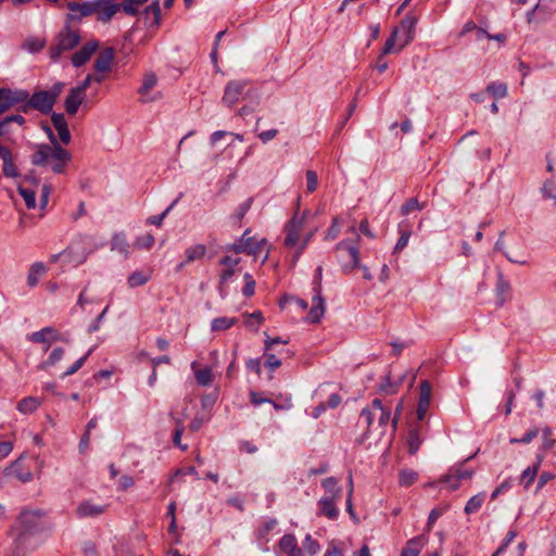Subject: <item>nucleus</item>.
Instances as JSON below:
<instances>
[{
  "instance_id": "1",
  "label": "nucleus",
  "mask_w": 556,
  "mask_h": 556,
  "mask_svg": "<svg viewBox=\"0 0 556 556\" xmlns=\"http://www.w3.org/2000/svg\"><path fill=\"white\" fill-rule=\"evenodd\" d=\"M308 211H296L293 217L285 225L286 236L283 239V245L287 249L294 250V253L291 257L292 267L298 264L300 257L302 256L304 250L311 242L316 231L315 229L308 232L303 231L308 218Z\"/></svg>"
},
{
  "instance_id": "2",
  "label": "nucleus",
  "mask_w": 556,
  "mask_h": 556,
  "mask_svg": "<svg viewBox=\"0 0 556 556\" xmlns=\"http://www.w3.org/2000/svg\"><path fill=\"white\" fill-rule=\"evenodd\" d=\"M51 144H36L31 154V163L36 166H49L53 173H63L65 166L71 161L72 155L63 149L52 132H49Z\"/></svg>"
},
{
  "instance_id": "3",
  "label": "nucleus",
  "mask_w": 556,
  "mask_h": 556,
  "mask_svg": "<svg viewBox=\"0 0 556 556\" xmlns=\"http://www.w3.org/2000/svg\"><path fill=\"white\" fill-rule=\"evenodd\" d=\"M417 18L413 15H406L401 23L393 28L390 37L382 49V55L399 53L415 37Z\"/></svg>"
},
{
  "instance_id": "4",
  "label": "nucleus",
  "mask_w": 556,
  "mask_h": 556,
  "mask_svg": "<svg viewBox=\"0 0 556 556\" xmlns=\"http://www.w3.org/2000/svg\"><path fill=\"white\" fill-rule=\"evenodd\" d=\"M390 418L391 409L384 407L381 401L376 399L369 406L363 408L359 416V424L365 425L368 432L381 437L386 432Z\"/></svg>"
},
{
  "instance_id": "5",
  "label": "nucleus",
  "mask_w": 556,
  "mask_h": 556,
  "mask_svg": "<svg viewBox=\"0 0 556 556\" xmlns=\"http://www.w3.org/2000/svg\"><path fill=\"white\" fill-rule=\"evenodd\" d=\"M249 83L247 80H231L229 81L224 91L223 103L229 108L233 106L239 102L241 98L255 100L256 102L260 100L261 93L256 88L249 87Z\"/></svg>"
},
{
  "instance_id": "6",
  "label": "nucleus",
  "mask_w": 556,
  "mask_h": 556,
  "mask_svg": "<svg viewBox=\"0 0 556 556\" xmlns=\"http://www.w3.org/2000/svg\"><path fill=\"white\" fill-rule=\"evenodd\" d=\"M92 249L90 248V242L87 237H79L72 241L66 249L65 252V264L73 265L74 267H78L83 265L92 253Z\"/></svg>"
},
{
  "instance_id": "7",
  "label": "nucleus",
  "mask_w": 556,
  "mask_h": 556,
  "mask_svg": "<svg viewBox=\"0 0 556 556\" xmlns=\"http://www.w3.org/2000/svg\"><path fill=\"white\" fill-rule=\"evenodd\" d=\"M79 40V35L76 31L65 28L59 34L55 43L50 48L51 60L56 61L63 52L74 49Z\"/></svg>"
},
{
  "instance_id": "8",
  "label": "nucleus",
  "mask_w": 556,
  "mask_h": 556,
  "mask_svg": "<svg viewBox=\"0 0 556 556\" xmlns=\"http://www.w3.org/2000/svg\"><path fill=\"white\" fill-rule=\"evenodd\" d=\"M336 251L344 271H351L359 265L358 248L350 244L346 240L340 241Z\"/></svg>"
},
{
  "instance_id": "9",
  "label": "nucleus",
  "mask_w": 556,
  "mask_h": 556,
  "mask_svg": "<svg viewBox=\"0 0 556 556\" xmlns=\"http://www.w3.org/2000/svg\"><path fill=\"white\" fill-rule=\"evenodd\" d=\"M93 14L98 15V20L109 22L121 9L115 0H90Z\"/></svg>"
},
{
  "instance_id": "10",
  "label": "nucleus",
  "mask_w": 556,
  "mask_h": 556,
  "mask_svg": "<svg viewBox=\"0 0 556 556\" xmlns=\"http://www.w3.org/2000/svg\"><path fill=\"white\" fill-rule=\"evenodd\" d=\"M156 84L157 77L153 72H148L143 75L142 85L138 90L142 102H154L161 99V92L152 93V89L156 86Z\"/></svg>"
},
{
  "instance_id": "11",
  "label": "nucleus",
  "mask_w": 556,
  "mask_h": 556,
  "mask_svg": "<svg viewBox=\"0 0 556 556\" xmlns=\"http://www.w3.org/2000/svg\"><path fill=\"white\" fill-rule=\"evenodd\" d=\"M39 546L37 539L28 532L21 533L14 542L12 556H26Z\"/></svg>"
},
{
  "instance_id": "12",
  "label": "nucleus",
  "mask_w": 556,
  "mask_h": 556,
  "mask_svg": "<svg viewBox=\"0 0 556 556\" xmlns=\"http://www.w3.org/2000/svg\"><path fill=\"white\" fill-rule=\"evenodd\" d=\"M105 510L106 505L96 503L91 500H85L77 505L75 514L79 519L97 518L104 514Z\"/></svg>"
},
{
  "instance_id": "13",
  "label": "nucleus",
  "mask_w": 556,
  "mask_h": 556,
  "mask_svg": "<svg viewBox=\"0 0 556 556\" xmlns=\"http://www.w3.org/2000/svg\"><path fill=\"white\" fill-rule=\"evenodd\" d=\"M28 92L23 90L0 89V114L12 105L26 101Z\"/></svg>"
},
{
  "instance_id": "14",
  "label": "nucleus",
  "mask_w": 556,
  "mask_h": 556,
  "mask_svg": "<svg viewBox=\"0 0 556 556\" xmlns=\"http://www.w3.org/2000/svg\"><path fill=\"white\" fill-rule=\"evenodd\" d=\"M245 253L253 256L254 260H256L263 254L262 264H264L269 256V249L267 248L266 239H258L250 235V240L247 241Z\"/></svg>"
},
{
  "instance_id": "15",
  "label": "nucleus",
  "mask_w": 556,
  "mask_h": 556,
  "mask_svg": "<svg viewBox=\"0 0 556 556\" xmlns=\"http://www.w3.org/2000/svg\"><path fill=\"white\" fill-rule=\"evenodd\" d=\"M27 340H29L31 342H35V343H45L48 346L52 342L64 341V339L60 334V332L56 329L52 328V327H46V328H42L39 331L29 333L27 336Z\"/></svg>"
},
{
  "instance_id": "16",
  "label": "nucleus",
  "mask_w": 556,
  "mask_h": 556,
  "mask_svg": "<svg viewBox=\"0 0 556 556\" xmlns=\"http://www.w3.org/2000/svg\"><path fill=\"white\" fill-rule=\"evenodd\" d=\"M432 390L428 380H422L420 383V395L417 406V417L422 420L430 407Z\"/></svg>"
},
{
  "instance_id": "17",
  "label": "nucleus",
  "mask_w": 556,
  "mask_h": 556,
  "mask_svg": "<svg viewBox=\"0 0 556 556\" xmlns=\"http://www.w3.org/2000/svg\"><path fill=\"white\" fill-rule=\"evenodd\" d=\"M54 102L53 96H50L46 90L35 92L29 100V103L34 109L45 113L52 110Z\"/></svg>"
},
{
  "instance_id": "18",
  "label": "nucleus",
  "mask_w": 556,
  "mask_h": 556,
  "mask_svg": "<svg viewBox=\"0 0 556 556\" xmlns=\"http://www.w3.org/2000/svg\"><path fill=\"white\" fill-rule=\"evenodd\" d=\"M98 48V41L92 40L87 42L79 51L75 52L72 55V64L75 67L84 65L86 62L90 60L91 55L97 51Z\"/></svg>"
},
{
  "instance_id": "19",
  "label": "nucleus",
  "mask_w": 556,
  "mask_h": 556,
  "mask_svg": "<svg viewBox=\"0 0 556 556\" xmlns=\"http://www.w3.org/2000/svg\"><path fill=\"white\" fill-rule=\"evenodd\" d=\"M86 93L76 87L72 88L65 100V110L68 114L75 115L84 102Z\"/></svg>"
},
{
  "instance_id": "20",
  "label": "nucleus",
  "mask_w": 556,
  "mask_h": 556,
  "mask_svg": "<svg viewBox=\"0 0 556 556\" xmlns=\"http://www.w3.org/2000/svg\"><path fill=\"white\" fill-rule=\"evenodd\" d=\"M48 273V267L42 262L33 263L27 271L26 282L29 288H35L40 279Z\"/></svg>"
},
{
  "instance_id": "21",
  "label": "nucleus",
  "mask_w": 556,
  "mask_h": 556,
  "mask_svg": "<svg viewBox=\"0 0 556 556\" xmlns=\"http://www.w3.org/2000/svg\"><path fill=\"white\" fill-rule=\"evenodd\" d=\"M51 122L58 132L60 141L64 144H68L71 142V134L64 115L54 113L51 117Z\"/></svg>"
},
{
  "instance_id": "22",
  "label": "nucleus",
  "mask_w": 556,
  "mask_h": 556,
  "mask_svg": "<svg viewBox=\"0 0 556 556\" xmlns=\"http://www.w3.org/2000/svg\"><path fill=\"white\" fill-rule=\"evenodd\" d=\"M339 501L340 498L321 496L318 501L320 515L327 517L328 519L336 520L339 516V509L337 508V503Z\"/></svg>"
},
{
  "instance_id": "23",
  "label": "nucleus",
  "mask_w": 556,
  "mask_h": 556,
  "mask_svg": "<svg viewBox=\"0 0 556 556\" xmlns=\"http://www.w3.org/2000/svg\"><path fill=\"white\" fill-rule=\"evenodd\" d=\"M279 549L287 556H302V549L292 534H286L280 539Z\"/></svg>"
},
{
  "instance_id": "24",
  "label": "nucleus",
  "mask_w": 556,
  "mask_h": 556,
  "mask_svg": "<svg viewBox=\"0 0 556 556\" xmlns=\"http://www.w3.org/2000/svg\"><path fill=\"white\" fill-rule=\"evenodd\" d=\"M67 9L71 11L70 17L72 20H80L93 14V9L90 1H85L83 3L68 2Z\"/></svg>"
},
{
  "instance_id": "25",
  "label": "nucleus",
  "mask_w": 556,
  "mask_h": 556,
  "mask_svg": "<svg viewBox=\"0 0 556 556\" xmlns=\"http://www.w3.org/2000/svg\"><path fill=\"white\" fill-rule=\"evenodd\" d=\"M426 543L427 538L425 535H418L408 540L405 547L401 552V556H419Z\"/></svg>"
},
{
  "instance_id": "26",
  "label": "nucleus",
  "mask_w": 556,
  "mask_h": 556,
  "mask_svg": "<svg viewBox=\"0 0 556 556\" xmlns=\"http://www.w3.org/2000/svg\"><path fill=\"white\" fill-rule=\"evenodd\" d=\"M114 60V49H103L94 62V68L97 72L103 73L111 70L112 62Z\"/></svg>"
},
{
  "instance_id": "27",
  "label": "nucleus",
  "mask_w": 556,
  "mask_h": 556,
  "mask_svg": "<svg viewBox=\"0 0 556 556\" xmlns=\"http://www.w3.org/2000/svg\"><path fill=\"white\" fill-rule=\"evenodd\" d=\"M22 458L14 460L9 468H7L5 472L9 476H13L17 478L22 482H29L33 479V473L29 469H25L22 466Z\"/></svg>"
},
{
  "instance_id": "28",
  "label": "nucleus",
  "mask_w": 556,
  "mask_h": 556,
  "mask_svg": "<svg viewBox=\"0 0 556 556\" xmlns=\"http://www.w3.org/2000/svg\"><path fill=\"white\" fill-rule=\"evenodd\" d=\"M325 313V302L324 299L320 295V292L317 291V293L313 296L312 301V307L308 313L307 319L311 323H318Z\"/></svg>"
},
{
  "instance_id": "29",
  "label": "nucleus",
  "mask_w": 556,
  "mask_h": 556,
  "mask_svg": "<svg viewBox=\"0 0 556 556\" xmlns=\"http://www.w3.org/2000/svg\"><path fill=\"white\" fill-rule=\"evenodd\" d=\"M206 254V247L202 243L193 244L185 250V262L179 265V268L186 264L199 261Z\"/></svg>"
},
{
  "instance_id": "30",
  "label": "nucleus",
  "mask_w": 556,
  "mask_h": 556,
  "mask_svg": "<svg viewBox=\"0 0 556 556\" xmlns=\"http://www.w3.org/2000/svg\"><path fill=\"white\" fill-rule=\"evenodd\" d=\"M111 250L119 253L124 258H128L130 255V244L128 243L124 233H115L112 237Z\"/></svg>"
},
{
  "instance_id": "31",
  "label": "nucleus",
  "mask_w": 556,
  "mask_h": 556,
  "mask_svg": "<svg viewBox=\"0 0 556 556\" xmlns=\"http://www.w3.org/2000/svg\"><path fill=\"white\" fill-rule=\"evenodd\" d=\"M321 486L325 490L326 497L341 498L342 489L339 485V480L333 477H328L321 481Z\"/></svg>"
},
{
  "instance_id": "32",
  "label": "nucleus",
  "mask_w": 556,
  "mask_h": 556,
  "mask_svg": "<svg viewBox=\"0 0 556 556\" xmlns=\"http://www.w3.org/2000/svg\"><path fill=\"white\" fill-rule=\"evenodd\" d=\"M150 279V271L136 270L128 276L127 283L130 288H137L146 285Z\"/></svg>"
},
{
  "instance_id": "33",
  "label": "nucleus",
  "mask_w": 556,
  "mask_h": 556,
  "mask_svg": "<svg viewBox=\"0 0 556 556\" xmlns=\"http://www.w3.org/2000/svg\"><path fill=\"white\" fill-rule=\"evenodd\" d=\"M40 400L34 396H27L17 404V410L22 414H31L40 406Z\"/></svg>"
},
{
  "instance_id": "34",
  "label": "nucleus",
  "mask_w": 556,
  "mask_h": 556,
  "mask_svg": "<svg viewBox=\"0 0 556 556\" xmlns=\"http://www.w3.org/2000/svg\"><path fill=\"white\" fill-rule=\"evenodd\" d=\"M484 500H485V494L483 492L471 496L465 505V508H464L465 513L467 515L477 513L481 508Z\"/></svg>"
},
{
  "instance_id": "35",
  "label": "nucleus",
  "mask_w": 556,
  "mask_h": 556,
  "mask_svg": "<svg viewBox=\"0 0 556 556\" xmlns=\"http://www.w3.org/2000/svg\"><path fill=\"white\" fill-rule=\"evenodd\" d=\"M238 321L235 317H217L211 323L212 331H224L236 325Z\"/></svg>"
},
{
  "instance_id": "36",
  "label": "nucleus",
  "mask_w": 556,
  "mask_h": 556,
  "mask_svg": "<svg viewBox=\"0 0 556 556\" xmlns=\"http://www.w3.org/2000/svg\"><path fill=\"white\" fill-rule=\"evenodd\" d=\"M46 46V40L40 37H28L24 43L23 49L29 53H37L41 51Z\"/></svg>"
},
{
  "instance_id": "37",
  "label": "nucleus",
  "mask_w": 556,
  "mask_h": 556,
  "mask_svg": "<svg viewBox=\"0 0 556 556\" xmlns=\"http://www.w3.org/2000/svg\"><path fill=\"white\" fill-rule=\"evenodd\" d=\"M64 354H65V351L63 348L53 349L52 352L50 353V355L48 356V358L45 362H42L38 366V368L43 370V369H47L48 367L54 366L63 358Z\"/></svg>"
},
{
  "instance_id": "38",
  "label": "nucleus",
  "mask_w": 556,
  "mask_h": 556,
  "mask_svg": "<svg viewBox=\"0 0 556 556\" xmlns=\"http://www.w3.org/2000/svg\"><path fill=\"white\" fill-rule=\"evenodd\" d=\"M250 233H251V230L250 229H247L242 236L236 241L233 242L232 244L228 245L227 247V251L229 252H235V253H245V249H247V241L250 240Z\"/></svg>"
},
{
  "instance_id": "39",
  "label": "nucleus",
  "mask_w": 556,
  "mask_h": 556,
  "mask_svg": "<svg viewBox=\"0 0 556 556\" xmlns=\"http://www.w3.org/2000/svg\"><path fill=\"white\" fill-rule=\"evenodd\" d=\"M538 471V466H529L521 472L519 481L526 490H528L534 481Z\"/></svg>"
},
{
  "instance_id": "40",
  "label": "nucleus",
  "mask_w": 556,
  "mask_h": 556,
  "mask_svg": "<svg viewBox=\"0 0 556 556\" xmlns=\"http://www.w3.org/2000/svg\"><path fill=\"white\" fill-rule=\"evenodd\" d=\"M473 471L466 469H451L443 478L442 482H450L452 479L457 478L459 481L470 479Z\"/></svg>"
},
{
  "instance_id": "41",
  "label": "nucleus",
  "mask_w": 556,
  "mask_h": 556,
  "mask_svg": "<svg viewBox=\"0 0 556 556\" xmlns=\"http://www.w3.org/2000/svg\"><path fill=\"white\" fill-rule=\"evenodd\" d=\"M486 91L495 99H503L507 96V85L501 81H494L486 86Z\"/></svg>"
},
{
  "instance_id": "42",
  "label": "nucleus",
  "mask_w": 556,
  "mask_h": 556,
  "mask_svg": "<svg viewBox=\"0 0 556 556\" xmlns=\"http://www.w3.org/2000/svg\"><path fill=\"white\" fill-rule=\"evenodd\" d=\"M197 382L202 387L211 386L213 382V372L211 368L194 369Z\"/></svg>"
},
{
  "instance_id": "43",
  "label": "nucleus",
  "mask_w": 556,
  "mask_h": 556,
  "mask_svg": "<svg viewBox=\"0 0 556 556\" xmlns=\"http://www.w3.org/2000/svg\"><path fill=\"white\" fill-rule=\"evenodd\" d=\"M418 479V473L412 469H402L399 473V483L401 486H409Z\"/></svg>"
},
{
  "instance_id": "44",
  "label": "nucleus",
  "mask_w": 556,
  "mask_h": 556,
  "mask_svg": "<svg viewBox=\"0 0 556 556\" xmlns=\"http://www.w3.org/2000/svg\"><path fill=\"white\" fill-rule=\"evenodd\" d=\"M155 242L154 237L151 233H144L138 236L134 241V247L138 250H150Z\"/></svg>"
},
{
  "instance_id": "45",
  "label": "nucleus",
  "mask_w": 556,
  "mask_h": 556,
  "mask_svg": "<svg viewBox=\"0 0 556 556\" xmlns=\"http://www.w3.org/2000/svg\"><path fill=\"white\" fill-rule=\"evenodd\" d=\"M18 193L25 201L27 208H35L36 206V192L31 189L18 187Z\"/></svg>"
},
{
  "instance_id": "46",
  "label": "nucleus",
  "mask_w": 556,
  "mask_h": 556,
  "mask_svg": "<svg viewBox=\"0 0 556 556\" xmlns=\"http://www.w3.org/2000/svg\"><path fill=\"white\" fill-rule=\"evenodd\" d=\"M92 351L93 349H90L84 356L78 358L71 367H68V369L62 375V378L74 375L76 371H78L84 366Z\"/></svg>"
},
{
  "instance_id": "47",
  "label": "nucleus",
  "mask_w": 556,
  "mask_h": 556,
  "mask_svg": "<svg viewBox=\"0 0 556 556\" xmlns=\"http://www.w3.org/2000/svg\"><path fill=\"white\" fill-rule=\"evenodd\" d=\"M555 184L553 179H547L543 182V186L541 188L542 195L545 199L554 200L556 204V194H555Z\"/></svg>"
},
{
  "instance_id": "48",
  "label": "nucleus",
  "mask_w": 556,
  "mask_h": 556,
  "mask_svg": "<svg viewBox=\"0 0 556 556\" xmlns=\"http://www.w3.org/2000/svg\"><path fill=\"white\" fill-rule=\"evenodd\" d=\"M148 0H126L122 8L123 11L129 15H135L138 12L140 5L146 3Z\"/></svg>"
},
{
  "instance_id": "49",
  "label": "nucleus",
  "mask_w": 556,
  "mask_h": 556,
  "mask_svg": "<svg viewBox=\"0 0 556 556\" xmlns=\"http://www.w3.org/2000/svg\"><path fill=\"white\" fill-rule=\"evenodd\" d=\"M303 548L307 554L315 555L319 552L320 546L318 542L312 538L311 534H307L303 542Z\"/></svg>"
},
{
  "instance_id": "50",
  "label": "nucleus",
  "mask_w": 556,
  "mask_h": 556,
  "mask_svg": "<svg viewBox=\"0 0 556 556\" xmlns=\"http://www.w3.org/2000/svg\"><path fill=\"white\" fill-rule=\"evenodd\" d=\"M177 201H174L162 214L151 216L147 219V223L154 226H162L164 218L168 215V213L173 210Z\"/></svg>"
},
{
  "instance_id": "51",
  "label": "nucleus",
  "mask_w": 556,
  "mask_h": 556,
  "mask_svg": "<svg viewBox=\"0 0 556 556\" xmlns=\"http://www.w3.org/2000/svg\"><path fill=\"white\" fill-rule=\"evenodd\" d=\"M182 433H184L182 421L181 420H177V426H176V429L174 431L173 441H174V444L176 446H178L182 451H186L188 446L186 444L181 443Z\"/></svg>"
},
{
  "instance_id": "52",
  "label": "nucleus",
  "mask_w": 556,
  "mask_h": 556,
  "mask_svg": "<svg viewBox=\"0 0 556 556\" xmlns=\"http://www.w3.org/2000/svg\"><path fill=\"white\" fill-rule=\"evenodd\" d=\"M306 177V191L314 192L318 187V177L316 172L307 170L305 174Z\"/></svg>"
},
{
  "instance_id": "53",
  "label": "nucleus",
  "mask_w": 556,
  "mask_h": 556,
  "mask_svg": "<svg viewBox=\"0 0 556 556\" xmlns=\"http://www.w3.org/2000/svg\"><path fill=\"white\" fill-rule=\"evenodd\" d=\"M339 233H340V224H339V219L336 217V218H333L331 226L327 230V232L325 235V239L326 240H334L339 236Z\"/></svg>"
},
{
  "instance_id": "54",
  "label": "nucleus",
  "mask_w": 556,
  "mask_h": 556,
  "mask_svg": "<svg viewBox=\"0 0 556 556\" xmlns=\"http://www.w3.org/2000/svg\"><path fill=\"white\" fill-rule=\"evenodd\" d=\"M552 435V429L545 428L543 429V442H542V448L545 451H548L553 448L555 445V440L551 438Z\"/></svg>"
},
{
  "instance_id": "55",
  "label": "nucleus",
  "mask_w": 556,
  "mask_h": 556,
  "mask_svg": "<svg viewBox=\"0 0 556 556\" xmlns=\"http://www.w3.org/2000/svg\"><path fill=\"white\" fill-rule=\"evenodd\" d=\"M50 194H51V187H50V185L45 184L40 190L39 203H40L41 210L46 208V206L48 205Z\"/></svg>"
},
{
  "instance_id": "56",
  "label": "nucleus",
  "mask_w": 556,
  "mask_h": 556,
  "mask_svg": "<svg viewBox=\"0 0 556 556\" xmlns=\"http://www.w3.org/2000/svg\"><path fill=\"white\" fill-rule=\"evenodd\" d=\"M555 478V475L549 472V471H543L540 477H539V480H538V485L535 488V494L540 492V490H542L544 488V485L553 480Z\"/></svg>"
},
{
  "instance_id": "57",
  "label": "nucleus",
  "mask_w": 556,
  "mask_h": 556,
  "mask_svg": "<svg viewBox=\"0 0 556 556\" xmlns=\"http://www.w3.org/2000/svg\"><path fill=\"white\" fill-rule=\"evenodd\" d=\"M265 365L270 369V370H275L277 369L278 367H280L281 365V362L280 359L274 355V354H268V353H265Z\"/></svg>"
},
{
  "instance_id": "58",
  "label": "nucleus",
  "mask_w": 556,
  "mask_h": 556,
  "mask_svg": "<svg viewBox=\"0 0 556 556\" xmlns=\"http://www.w3.org/2000/svg\"><path fill=\"white\" fill-rule=\"evenodd\" d=\"M511 488V482L509 479L503 481L491 494V498L495 500L500 494L507 492Z\"/></svg>"
},
{
  "instance_id": "59",
  "label": "nucleus",
  "mask_w": 556,
  "mask_h": 556,
  "mask_svg": "<svg viewBox=\"0 0 556 556\" xmlns=\"http://www.w3.org/2000/svg\"><path fill=\"white\" fill-rule=\"evenodd\" d=\"M263 323V316L260 311H255L249 316V319L247 320V325L249 327H255L257 328Z\"/></svg>"
},
{
  "instance_id": "60",
  "label": "nucleus",
  "mask_w": 556,
  "mask_h": 556,
  "mask_svg": "<svg viewBox=\"0 0 556 556\" xmlns=\"http://www.w3.org/2000/svg\"><path fill=\"white\" fill-rule=\"evenodd\" d=\"M409 237H410V232L409 231H403L401 233V237L399 238L395 247H394V252L402 251L407 245Z\"/></svg>"
},
{
  "instance_id": "61",
  "label": "nucleus",
  "mask_w": 556,
  "mask_h": 556,
  "mask_svg": "<svg viewBox=\"0 0 556 556\" xmlns=\"http://www.w3.org/2000/svg\"><path fill=\"white\" fill-rule=\"evenodd\" d=\"M13 451V442L12 441H1L0 442V460L8 457Z\"/></svg>"
},
{
  "instance_id": "62",
  "label": "nucleus",
  "mask_w": 556,
  "mask_h": 556,
  "mask_svg": "<svg viewBox=\"0 0 556 556\" xmlns=\"http://www.w3.org/2000/svg\"><path fill=\"white\" fill-rule=\"evenodd\" d=\"M249 396H250L251 403L254 406H260L261 404H264V403H270L269 399L262 396L258 392H255V391H251L249 393Z\"/></svg>"
},
{
  "instance_id": "63",
  "label": "nucleus",
  "mask_w": 556,
  "mask_h": 556,
  "mask_svg": "<svg viewBox=\"0 0 556 556\" xmlns=\"http://www.w3.org/2000/svg\"><path fill=\"white\" fill-rule=\"evenodd\" d=\"M509 288H510V286H509L508 281L505 280L502 275H500L498 279H497V285H496V290H497L498 295L506 294L509 291Z\"/></svg>"
},
{
  "instance_id": "64",
  "label": "nucleus",
  "mask_w": 556,
  "mask_h": 556,
  "mask_svg": "<svg viewBox=\"0 0 556 556\" xmlns=\"http://www.w3.org/2000/svg\"><path fill=\"white\" fill-rule=\"evenodd\" d=\"M134 484H135V481H134L132 477H130L128 475H124L119 478L118 489L122 491H125V490L131 488Z\"/></svg>"
}]
</instances>
